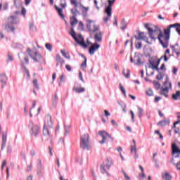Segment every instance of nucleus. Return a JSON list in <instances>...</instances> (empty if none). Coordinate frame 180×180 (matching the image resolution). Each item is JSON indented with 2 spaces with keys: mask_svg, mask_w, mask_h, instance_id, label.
<instances>
[{
  "mask_svg": "<svg viewBox=\"0 0 180 180\" xmlns=\"http://www.w3.org/2000/svg\"><path fill=\"white\" fill-rule=\"evenodd\" d=\"M145 27L147 29L149 37L151 39V40H154V41H155V40L158 39L164 49H167V47H168L169 42L168 41L165 40V32H164L163 34L161 29L158 28V27H155V28L153 30V28L148 27V24H145Z\"/></svg>",
  "mask_w": 180,
  "mask_h": 180,
  "instance_id": "obj_1",
  "label": "nucleus"
},
{
  "mask_svg": "<svg viewBox=\"0 0 180 180\" xmlns=\"http://www.w3.org/2000/svg\"><path fill=\"white\" fill-rule=\"evenodd\" d=\"M20 22V20L16 15H10L7 18L6 23L5 25L4 29L7 32H15V27L13 25H18Z\"/></svg>",
  "mask_w": 180,
  "mask_h": 180,
  "instance_id": "obj_2",
  "label": "nucleus"
},
{
  "mask_svg": "<svg viewBox=\"0 0 180 180\" xmlns=\"http://www.w3.org/2000/svg\"><path fill=\"white\" fill-rule=\"evenodd\" d=\"M53 128V121L51 120V115L50 114H48L46 116L44 124V129H43V134L45 137H47V139H51L53 136L51 135V133L50 132V130L49 129Z\"/></svg>",
  "mask_w": 180,
  "mask_h": 180,
  "instance_id": "obj_3",
  "label": "nucleus"
},
{
  "mask_svg": "<svg viewBox=\"0 0 180 180\" xmlns=\"http://www.w3.org/2000/svg\"><path fill=\"white\" fill-rule=\"evenodd\" d=\"M27 51L28 53V55L35 63H41V64H46V59L43 58L41 54L37 52V50H36V48H34L32 50L28 48L27 49Z\"/></svg>",
  "mask_w": 180,
  "mask_h": 180,
  "instance_id": "obj_4",
  "label": "nucleus"
},
{
  "mask_svg": "<svg viewBox=\"0 0 180 180\" xmlns=\"http://www.w3.org/2000/svg\"><path fill=\"white\" fill-rule=\"evenodd\" d=\"M70 30L71 31L70 32V36H72V37L74 39V40H75V41L78 44H79L80 46H82L84 49H86V47H88V45H86L85 44V41L84 40V37H82V35L79 34L77 37V33H75V31L74 30L73 27H71Z\"/></svg>",
  "mask_w": 180,
  "mask_h": 180,
  "instance_id": "obj_5",
  "label": "nucleus"
},
{
  "mask_svg": "<svg viewBox=\"0 0 180 180\" xmlns=\"http://www.w3.org/2000/svg\"><path fill=\"white\" fill-rule=\"evenodd\" d=\"M172 27H175L178 34L180 35V24L179 23H175V24L169 25V27L167 29L164 30L165 40H167L168 43H169V39L171 37V29H172Z\"/></svg>",
  "mask_w": 180,
  "mask_h": 180,
  "instance_id": "obj_6",
  "label": "nucleus"
},
{
  "mask_svg": "<svg viewBox=\"0 0 180 180\" xmlns=\"http://www.w3.org/2000/svg\"><path fill=\"white\" fill-rule=\"evenodd\" d=\"M80 147L83 150H91V143L89 142V135L84 134L80 138Z\"/></svg>",
  "mask_w": 180,
  "mask_h": 180,
  "instance_id": "obj_7",
  "label": "nucleus"
},
{
  "mask_svg": "<svg viewBox=\"0 0 180 180\" xmlns=\"http://www.w3.org/2000/svg\"><path fill=\"white\" fill-rule=\"evenodd\" d=\"M28 127L30 129V134L32 136L37 137V136L40 134V127L37 124H34L33 121L30 122Z\"/></svg>",
  "mask_w": 180,
  "mask_h": 180,
  "instance_id": "obj_8",
  "label": "nucleus"
},
{
  "mask_svg": "<svg viewBox=\"0 0 180 180\" xmlns=\"http://www.w3.org/2000/svg\"><path fill=\"white\" fill-rule=\"evenodd\" d=\"M112 167V160L107 158L104 162L101 165V172L103 174H106L109 176V173L106 171L107 169H110Z\"/></svg>",
  "mask_w": 180,
  "mask_h": 180,
  "instance_id": "obj_9",
  "label": "nucleus"
},
{
  "mask_svg": "<svg viewBox=\"0 0 180 180\" xmlns=\"http://www.w3.org/2000/svg\"><path fill=\"white\" fill-rule=\"evenodd\" d=\"M86 27L90 33H95L99 30V25L95 24V21L87 20Z\"/></svg>",
  "mask_w": 180,
  "mask_h": 180,
  "instance_id": "obj_10",
  "label": "nucleus"
},
{
  "mask_svg": "<svg viewBox=\"0 0 180 180\" xmlns=\"http://www.w3.org/2000/svg\"><path fill=\"white\" fill-rule=\"evenodd\" d=\"M71 5H73L74 8L71 9L72 16H77L79 15V11H78V6L81 5V0H70Z\"/></svg>",
  "mask_w": 180,
  "mask_h": 180,
  "instance_id": "obj_11",
  "label": "nucleus"
},
{
  "mask_svg": "<svg viewBox=\"0 0 180 180\" xmlns=\"http://www.w3.org/2000/svg\"><path fill=\"white\" fill-rule=\"evenodd\" d=\"M98 134L103 139L101 141H99L100 144H105L107 139H110L111 141H113V138H112V136L105 131H99Z\"/></svg>",
  "mask_w": 180,
  "mask_h": 180,
  "instance_id": "obj_12",
  "label": "nucleus"
},
{
  "mask_svg": "<svg viewBox=\"0 0 180 180\" xmlns=\"http://www.w3.org/2000/svg\"><path fill=\"white\" fill-rule=\"evenodd\" d=\"M172 155L174 158H178L180 155V149L176 143H173L172 145Z\"/></svg>",
  "mask_w": 180,
  "mask_h": 180,
  "instance_id": "obj_13",
  "label": "nucleus"
},
{
  "mask_svg": "<svg viewBox=\"0 0 180 180\" xmlns=\"http://www.w3.org/2000/svg\"><path fill=\"white\" fill-rule=\"evenodd\" d=\"M108 6L105 8V12L108 16H112V6L116 0H108Z\"/></svg>",
  "mask_w": 180,
  "mask_h": 180,
  "instance_id": "obj_14",
  "label": "nucleus"
},
{
  "mask_svg": "<svg viewBox=\"0 0 180 180\" xmlns=\"http://www.w3.org/2000/svg\"><path fill=\"white\" fill-rule=\"evenodd\" d=\"M99 47H101V45H99L98 43H94L92 44V46L89 49V53L91 56H94L95 54L96 51L97 50H99Z\"/></svg>",
  "mask_w": 180,
  "mask_h": 180,
  "instance_id": "obj_15",
  "label": "nucleus"
},
{
  "mask_svg": "<svg viewBox=\"0 0 180 180\" xmlns=\"http://www.w3.org/2000/svg\"><path fill=\"white\" fill-rule=\"evenodd\" d=\"M150 65H149V68H152V70H155L158 72H160V68H158V65H160V63H161V59L157 60L156 64L154 65V62L149 60Z\"/></svg>",
  "mask_w": 180,
  "mask_h": 180,
  "instance_id": "obj_16",
  "label": "nucleus"
},
{
  "mask_svg": "<svg viewBox=\"0 0 180 180\" xmlns=\"http://www.w3.org/2000/svg\"><path fill=\"white\" fill-rule=\"evenodd\" d=\"M134 63L135 65H141V64H143L141 62V55H140V53H135L134 57Z\"/></svg>",
  "mask_w": 180,
  "mask_h": 180,
  "instance_id": "obj_17",
  "label": "nucleus"
},
{
  "mask_svg": "<svg viewBox=\"0 0 180 180\" xmlns=\"http://www.w3.org/2000/svg\"><path fill=\"white\" fill-rule=\"evenodd\" d=\"M8 81V77H6V74L1 73L0 74V82L2 84L1 88L4 89V86L6 85V82Z\"/></svg>",
  "mask_w": 180,
  "mask_h": 180,
  "instance_id": "obj_18",
  "label": "nucleus"
},
{
  "mask_svg": "<svg viewBox=\"0 0 180 180\" xmlns=\"http://www.w3.org/2000/svg\"><path fill=\"white\" fill-rule=\"evenodd\" d=\"M7 137H8L7 134L5 132H2V143H1V150H4L6 147Z\"/></svg>",
  "mask_w": 180,
  "mask_h": 180,
  "instance_id": "obj_19",
  "label": "nucleus"
},
{
  "mask_svg": "<svg viewBox=\"0 0 180 180\" xmlns=\"http://www.w3.org/2000/svg\"><path fill=\"white\" fill-rule=\"evenodd\" d=\"M79 8L82 10V13L83 16H87L88 11H89V8L85 7L84 5H82V4L81 3V1H80Z\"/></svg>",
  "mask_w": 180,
  "mask_h": 180,
  "instance_id": "obj_20",
  "label": "nucleus"
},
{
  "mask_svg": "<svg viewBox=\"0 0 180 180\" xmlns=\"http://www.w3.org/2000/svg\"><path fill=\"white\" fill-rule=\"evenodd\" d=\"M146 37H147V35L144 32H139L138 36H134L136 40H146Z\"/></svg>",
  "mask_w": 180,
  "mask_h": 180,
  "instance_id": "obj_21",
  "label": "nucleus"
},
{
  "mask_svg": "<svg viewBox=\"0 0 180 180\" xmlns=\"http://www.w3.org/2000/svg\"><path fill=\"white\" fill-rule=\"evenodd\" d=\"M81 57H82V58H84V62L82 63L81 65H80V68H82V70L83 71H85V68H86V57H85L83 54H81Z\"/></svg>",
  "mask_w": 180,
  "mask_h": 180,
  "instance_id": "obj_22",
  "label": "nucleus"
},
{
  "mask_svg": "<svg viewBox=\"0 0 180 180\" xmlns=\"http://www.w3.org/2000/svg\"><path fill=\"white\" fill-rule=\"evenodd\" d=\"M94 40L101 43L102 41V32L96 33L94 35Z\"/></svg>",
  "mask_w": 180,
  "mask_h": 180,
  "instance_id": "obj_23",
  "label": "nucleus"
},
{
  "mask_svg": "<svg viewBox=\"0 0 180 180\" xmlns=\"http://www.w3.org/2000/svg\"><path fill=\"white\" fill-rule=\"evenodd\" d=\"M55 8L56 9L59 16L63 20H65V16L64 14L63 13V8H58V6H57L56 5L54 6Z\"/></svg>",
  "mask_w": 180,
  "mask_h": 180,
  "instance_id": "obj_24",
  "label": "nucleus"
},
{
  "mask_svg": "<svg viewBox=\"0 0 180 180\" xmlns=\"http://www.w3.org/2000/svg\"><path fill=\"white\" fill-rule=\"evenodd\" d=\"M56 65H58V64H61V65H63V64H65L64 59H63V58H61V56H60L58 54L56 55Z\"/></svg>",
  "mask_w": 180,
  "mask_h": 180,
  "instance_id": "obj_25",
  "label": "nucleus"
},
{
  "mask_svg": "<svg viewBox=\"0 0 180 180\" xmlns=\"http://www.w3.org/2000/svg\"><path fill=\"white\" fill-rule=\"evenodd\" d=\"M77 16H72L70 17V25L74 27L78 23V20H77Z\"/></svg>",
  "mask_w": 180,
  "mask_h": 180,
  "instance_id": "obj_26",
  "label": "nucleus"
},
{
  "mask_svg": "<svg viewBox=\"0 0 180 180\" xmlns=\"http://www.w3.org/2000/svg\"><path fill=\"white\" fill-rule=\"evenodd\" d=\"M158 124L159 126H161L162 127H164L169 124V120H162V121L159 122Z\"/></svg>",
  "mask_w": 180,
  "mask_h": 180,
  "instance_id": "obj_27",
  "label": "nucleus"
},
{
  "mask_svg": "<svg viewBox=\"0 0 180 180\" xmlns=\"http://www.w3.org/2000/svg\"><path fill=\"white\" fill-rule=\"evenodd\" d=\"M37 175L39 176H43V175H44V166L37 167Z\"/></svg>",
  "mask_w": 180,
  "mask_h": 180,
  "instance_id": "obj_28",
  "label": "nucleus"
},
{
  "mask_svg": "<svg viewBox=\"0 0 180 180\" xmlns=\"http://www.w3.org/2000/svg\"><path fill=\"white\" fill-rule=\"evenodd\" d=\"M60 53L65 58H67L68 60L71 59V56H70V53L68 52H65V50H61Z\"/></svg>",
  "mask_w": 180,
  "mask_h": 180,
  "instance_id": "obj_29",
  "label": "nucleus"
},
{
  "mask_svg": "<svg viewBox=\"0 0 180 180\" xmlns=\"http://www.w3.org/2000/svg\"><path fill=\"white\" fill-rule=\"evenodd\" d=\"M172 98H173L174 101L180 99V91H177L175 94H172Z\"/></svg>",
  "mask_w": 180,
  "mask_h": 180,
  "instance_id": "obj_30",
  "label": "nucleus"
},
{
  "mask_svg": "<svg viewBox=\"0 0 180 180\" xmlns=\"http://www.w3.org/2000/svg\"><path fill=\"white\" fill-rule=\"evenodd\" d=\"M127 27V23L126 22V20L122 19L121 22V30L124 31Z\"/></svg>",
  "mask_w": 180,
  "mask_h": 180,
  "instance_id": "obj_31",
  "label": "nucleus"
},
{
  "mask_svg": "<svg viewBox=\"0 0 180 180\" xmlns=\"http://www.w3.org/2000/svg\"><path fill=\"white\" fill-rule=\"evenodd\" d=\"M73 91H75V92H77V94H82V92H85V88H84V87H81V88L74 87Z\"/></svg>",
  "mask_w": 180,
  "mask_h": 180,
  "instance_id": "obj_32",
  "label": "nucleus"
},
{
  "mask_svg": "<svg viewBox=\"0 0 180 180\" xmlns=\"http://www.w3.org/2000/svg\"><path fill=\"white\" fill-rule=\"evenodd\" d=\"M168 87H165V89H162V90L160 91V95H164L166 98H168Z\"/></svg>",
  "mask_w": 180,
  "mask_h": 180,
  "instance_id": "obj_33",
  "label": "nucleus"
},
{
  "mask_svg": "<svg viewBox=\"0 0 180 180\" xmlns=\"http://www.w3.org/2000/svg\"><path fill=\"white\" fill-rule=\"evenodd\" d=\"M60 6H61L62 9H65L67 8V1L65 0H60Z\"/></svg>",
  "mask_w": 180,
  "mask_h": 180,
  "instance_id": "obj_34",
  "label": "nucleus"
},
{
  "mask_svg": "<svg viewBox=\"0 0 180 180\" xmlns=\"http://www.w3.org/2000/svg\"><path fill=\"white\" fill-rule=\"evenodd\" d=\"M141 47H143V44H141V41H136L135 42V49H136V50H140V49H141Z\"/></svg>",
  "mask_w": 180,
  "mask_h": 180,
  "instance_id": "obj_35",
  "label": "nucleus"
},
{
  "mask_svg": "<svg viewBox=\"0 0 180 180\" xmlns=\"http://www.w3.org/2000/svg\"><path fill=\"white\" fill-rule=\"evenodd\" d=\"M120 89L122 94H124V98H127V95L126 94V89L123 86H122V84H120Z\"/></svg>",
  "mask_w": 180,
  "mask_h": 180,
  "instance_id": "obj_36",
  "label": "nucleus"
},
{
  "mask_svg": "<svg viewBox=\"0 0 180 180\" xmlns=\"http://www.w3.org/2000/svg\"><path fill=\"white\" fill-rule=\"evenodd\" d=\"M45 47L47 50H49V51H53V45H51V44L46 43L45 44Z\"/></svg>",
  "mask_w": 180,
  "mask_h": 180,
  "instance_id": "obj_37",
  "label": "nucleus"
},
{
  "mask_svg": "<svg viewBox=\"0 0 180 180\" xmlns=\"http://www.w3.org/2000/svg\"><path fill=\"white\" fill-rule=\"evenodd\" d=\"M162 178L165 180H171L172 177L171 176V175H169V174L165 173L162 175Z\"/></svg>",
  "mask_w": 180,
  "mask_h": 180,
  "instance_id": "obj_38",
  "label": "nucleus"
},
{
  "mask_svg": "<svg viewBox=\"0 0 180 180\" xmlns=\"http://www.w3.org/2000/svg\"><path fill=\"white\" fill-rule=\"evenodd\" d=\"M143 108L138 107V116L139 119H141V117L143 116Z\"/></svg>",
  "mask_w": 180,
  "mask_h": 180,
  "instance_id": "obj_39",
  "label": "nucleus"
},
{
  "mask_svg": "<svg viewBox=\"0 0 180 180\" xmlns=\"http://www.w3.org/2000/svg\"><path fill=\"white\" fill-rule=\"evenodd\" d=\"M146 95H148V96H153V95H154V92L153 91V89H148L146 90Z\"/></svg>",
  "mask_w": 180,
  "mask_h": 180,
  "instance_id": "obj_40",
  "label": "nucleus"
},
{
  "mask_svg": "<svg viewBox=\"0 0 180 180\" xmlns=\"http://www.w3.org/2000/svg\"><path fill=\"white\" fill-rule=\"evenodd\" d=\"M22 71L26 74L27 78L30 77V74L29 73V70H27L26 67L22 66Z\"/></svg>",
  "mask_w": 180,
  "mask_h": 180,
  "instance_id": "obj_41",
  "label": "nucleus"
},
{
  "mask_svg": "<svg viewBox=\"0 0 180 180\" xmlns=\"http://www.w3.org/2000/svg\"><path fill=\"white\" fill-rule=\"evenodd\" d=\"M123 75H124L127 78H130V70L129 69L127 70V74L124 72V70L122 71Z\"/></svg>",
  "mask_w": 180,
  "mask_h": 180,
  "instance_id": "obj_42",
  "label": "nucleus"
},
{
  "mask_svg": "<svg viewBox=\"0 0 180 180\" xmlns=\"http://www.w3.org/2000/svg\"><path fill=\"white\" fill-rule=\"evenodd\" d=\"M153 84L157 89H160V87L161 86V84H160V83L158 82L153 81Z\"/></svg>",
  "mask_w": 180,
  "mask_h": 180,
  "instance_id": "obj_43",
  "label": "nucleus"
},
{
  "mask_svg": "<svg viewBox=\"0 0 180 180\" xmlns=\"http://www.w3.org/2000/svg\"><path fill=\"white\" fill-rule=\"evenodd\" d=\"M33 85L34 88H36L37 89H39V84L37 83V79H34L33 80Z\"/></svg>",
  "mask_w": 180,
  "mask_h": 180,
  "instance_id": "obj_44",
  "label": "nucleus"
},
{
  "mask_svg": "<svg viewBox=\"0 0 180 180\" xmlns=\"http://www.w3.org/2000/svg\"><path fill=\"white\" fill-rule=\"evenodd\" d=\"M168 84L170 89H172V84H171V82H168V80H166V82L164 83V86H167V84Z\"/></svg>",
  "mask_w": 180,
  "mask_h": 180,
  "instance_id": "obj_45",
  "label": "nucleus"
},
{
  "mask_svg": "<svg viewBox=\"0 0 180 180\" xmlns=\"http://www.w3.org/2000/svg\"><path fill=\"white\" fill-rule=\"evenodd\" d=\"M21 56L24 57V60L25 61L26 64H29V58L25 56V53H22Z\"/></svg>",
  "mask_w": 180,
  "mask_h": 180,
  "instance_id": "obj_46",
  "label": "nucleus"
},
{
  "mask_svg": "<svg viewBox=\"0 0 180 180\" xmlns=\"http://www.w3.org/2000/svg\"><path fill=\"white\" fill-rule=\"evenodd\" d=\"M21 15H22V16L24 18H25V16H26V8H25V7H22V8Z\"/></svg>",
  "mask_w": 180,
  "mask_h": 180,
  "instance_id": "obj_47",
  "label": "nucleus"
},
{
  "mask_svg": "<svg viewBox=\"0 0 180 180\" xmlns=\"http://www.w3.org/2000/svg\"><path fill=\"white\" fill-rule=\"evenodd\" d=\"M122 174H123L124 178H125V179L130 180V177L127 175V173H125V172L124 170H122Z\"/></svg>",
  "mask_w": 180,
  "mask_h": 180,
  "instance_id": "obj_48",
  "label": "nucleus"
},
{
  "mask_svg": "<svg viewBox=\"0 0 180 180\" xmlns=\"http://www.w3.org/2000/svg\"><path fill=\"white\" fill-rule=\"evenodd\" d=\"M133 151L137 153V148H136L135 145L131 146V153H133Z\"/></svg>",
  "mask_w": 180,
  "mask_h": 180,
  "instance_id": "obj_49",
  "label": "nucleus"
},
{
  "mask_svg": "<svg viewBox=\"0 0 180 180\" xmlns=\"http://www.w3.org/2000/svg\"><path fill=\"white\" fill-rule=\"evenodd\" d=\"M162 74L161 72H159V74L156 76V79H158L159 81L162 79Z\"/></svg>",
  "mask_w": 180,
  "mask_h": 180,
  "instance_id": "obj_50",
  "label": "nucleus"
},
{
  "mask_svg": "<svg viewBox=\"0 0 180 180\" xmlns=\"http://www.w3.org/2000/svg\"><path fill=\"white\" fill-rule=\"evenodd\" d=\"M12 153V147L11 146H7V154H11Z\"/></svg>",
  "mask_w": 180,
  "mask_h": 180,
  "instance_id": "obj_51",
  "label": "nucleus"
},
{
  "mask_svg": "<svg viewBox=\"0 0 180 180\" xmlns=\"http://www.w3.org/2000/svg\"><path fill=\"white\" fill-rule=\"evenodd\" d=\"M9 61H13V57H12L11 55L8 53L7 63H9Z\"/></svg>",
  "mask_w": 180,
  "mask_h": 180,
  "instance_id": "obj_52",
  "label": "nucleus"
},
{
  "mask_svg": "<svg viewBox=\"0 0 180 180\" xmlns=\"http://www.w3.org/2000/svg\"><path fill=\"white\" fill-rule=\"evenodd\" d=\"M110 18H112V15H107V17L104 18L103 21L105 22H108V20H109V19H110Z\"/></svg>",
  "mask_w": 180,
  "mask_h": 180,
  "instance_id": "obj_53",
  "label": "nucleus"
},
{
  "mask_svg": "<svg viewBox=\"0 0 180 180\" xmlns=\"http://www.w3.org/2000/svg\"><path fill=\"white\" fill-rule=\"evenodd\" d=\"M172 72L174 75H176V72H178V68H173Z\"/></svg>",
  "mask_w": 180,
  "mask_h": 180,
  "instance_id": "obj_54",
  "label": "nucleus"
},
{
  "mask_svg": "<svg viewBox=\"0 0 180 180\" xmlns=\"http://www.w3.org/2000/svg\"><path fill=\"white\" fill-rule=\"evenodd\" d=\"M180 129L179 127H177L174 129V134H179Z\"/></svg>",
  "mask_w": 180,
  "mask_h": 180,
  "instance_id": "obj_55",
  "label": "nucleus"
},
{
  "mask_svg": "<svg viewBox=\"0 0 180 180\" xmlns=\"http://www.w3.org/2000/svg\"><path fill=\"white\" fill-rule=\"evenodd\" d=\"M79 78L84 82V78H82V73L81 72H79Z\"/></svg>",
  "mask_w": 180,
  "mask_h": 180,
  "instance_id": "obj_56",
  "label": "nucleus"
},
{
  "mask_svg": "<svg viewBox=\"0 0 180 180\" xmlns=\"http://www.w3.org/2000/svg\"><path fill=\"white\" fill-rule=\"evenodd\" d=\"M44 167L43 166V164L41 163V160H39V163H38V165H37V168L38 167Z\"/></svg>",
  "mask_w": 180,
  "mask_h": 180,
  "instance_id": "obj_57",
  "label": "nucleus"
},
{
  "mask_svg": "<svg viewBox=\"0 0 180 180\" xmlns=\"http://www.w3.org/2000/svg\"><path fill=\"white\" fill-rule=\"evenodd\" d=\"M34 27V24L33 22H30V30H33Z\"/></svg>",
  "mask_w": 180,
  "mask_h": 180,
  "instance_id": "obj_58",
  "label": "nucleus"
},
{
  "mask_svg": "<svg viewBox=\"0 0 180 180\" xmlns=\"http://www.w3.org/2000/svg\"><path fill=\"white\" fill-rule=\"evenodd\" d=\"M104 115H105V116L108 117V116L110 115V112H109L108 110H105Z\"/></svg>",
  "mask_w": 180,
  "mask_h": 180,
  "instance_id": "obj_59",
  "label": "nucleus"
},
{
  "mask_svg": "<svg viewBox=\"0 0 180 180\" xmlns=\"http://www.w3.org/2000/svg\"><path fill=\"white\" fill-rule=\"evenodd\" d=\"M130 112H131L132 122H134V112L132 110H131Z\"/></svg>",
  "mask_w": 180,
  "mask_h": 180,
  "instance_id": "obj_60",
  "label": "nucleus"
},
{
  "mask_svg": "<svg viewBox=\"0 0 180 180\" xmlns=\"http://www.w3.org/2000/svg\"><path fill=\"white\" fill-rule=\"evenodd\" d=\"M32 168L33 167L32 166V164H30V165H28L27 171H32Z\"/></svg>",
  "mask_w": 180,
  "mask_h": 180,
  "instance_id": "obj_61",
  "label": "nucleus"
},
{
  "mask_svg": "<svg viewBox=\"0 0 180 180\" xmlns=\"http://www.w3.org/2000/svg\"><path fill=\"white\" fill-rule=\"evenodd\" d=\"M5 165H6V160H4L2 165H1V169H4Z\"/></svg>",
  "mask_w": 180,
  "mask_h": 180,
  "instance_id": "obj_62",
  "label": "nucleus"
},
{
  "mask_svg": "<svg viewBox=\"0 0 180 180\" xmlns=\"http://www.w3.org/2000/svg\"><path fill=\"white\" fill-rule=\"evenodd\" d=\"M115 22H114V25L117 26V17L114 18Z\"/></svg>",
  "mask_w": 180,
  "mask_h": 180,
  "instance_id": "obj_63",
  "label": "nucleus"
},
{
  "mask_svg": "<svg viewBox=\"0 0 180 180\" xmlns=\"http://www.w3.org/2000/svg\"><path fill=\"white\" fill-rule=\"evenodd\" d=\"M65 68L66 70H68V71H71V66H70V65H65Z\"/></svg>",
  "mask_w": 180,
  "mask_h": 180,
  "instance_id": "obj_64",
  "label": "nucleus"
}]
</instances>
